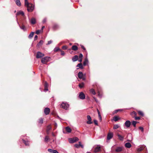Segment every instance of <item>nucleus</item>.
<instances>
[{
	"label": "nucleus",
	"mask_w": 153,
	"mask_h": 153,
	"mask_svg": "<svg viewBox=\"0 0 153 153\" xmlns=\"http://www.w3.org/2000/svg\"><path fill=\"white\" fill-rule=\"evenodd\" d=\"M25 5L27 7L28 11L31 12L33 11L34 9L33 6L32 4L29 3L28 1H27V3H25Z\"/></svg>",
	"instance_id": "nucleus-1"
},
{
	"label": "nucleus",
	"mask_w": 153,
	"mask_h": 153,
	"mask_svg": "<svg viewBox=\"0 0 153 153\" xmlns=\"http://www.w3.org/2000/svg\"><path fill=\"white\" fill-rule=\"evenodd\" d=\"M69 106V105L66 102H63L61 105V107L66 110L68 109Z\"/></svg>",
	"instance_id": "nucleus-2"
},
{
	"label": "nucleus",
	"mask_w": 153,
	"mask_h": 153,
	"mask_svg": "<svg viewBox=\"0 0 153 153\" xmlns=\"http://www.w3.org/2000/svg\"><path fill=\"white\" fill-rule=\"evenodd\" d=\"M50 57L48 56H46L42 58L41 59L42 62L44 64H46L49 61Z\"/></svg>",
	"instance_id": "nucleus-3"
},
{
	"label": "nucleus",
	"mask_w": 153,
	"mask_h": 153,
	"mask_svg": "<svg viewBox=\"0 0 153 153\" xmlns=\"http://www.w3.org/2000/svg\"><path fill=\"white\" fill-rule=\"evenodd\" d=\"M78 140V138L76 137H75L73 138H70L68 139L69 142L70 143H74Z\"/></svg>",
	"instance_id": "nucleus-4"
},
{
	"label": "nucleus",
	"mask_w": 153,
	"mask_h": 153,
	"mask_svg": "<svg viewBox=\"0 0 153 153\" xmlns=\"http://www.w3.org/2000/svg\"><path fill=\"white\" fill-rule=\"evenodd\" d=\"M101 146L98 145L96 146L94 149V152L95 153L101 151Z\"/></svg>",
	"instance_id": "nucleus-5"
},
{
	"label": "nucleus",
	"mask_w": 153,
	"mask_h": 153,
	"mask_svg": "<svg viewBox=\"0 0 153 153\" xmlns=\"http://www.w3.org/2000/svg\"><path fill=\"white\" fill-rule=\"evenodd\" d=\"M44 56V54L38 51L37 53L36 58L37 59L41 58Z\"/></svg>",
	"instance_id": "nucleus-6"
},
{
	"label": "nucleus",
	"mask_w": 153,
	"mask_h": 153,
	"mask_svg": "<svg viewBox=\"0 0 153 153\" xmlns=\"http://www.w3.org/2000/svg\"><path fill=\"white\" fill-rule=\"evenodd\" d=\"M78 77L80 79H82L83 80H85V78L83 77V74L82 72H79L78 74Z\"/></svg>",
	"instance_id": "nucleus-7"
},
{
	"label": "nucleus",
	"mask_w": 153,
	"mask_h": 153,
	"mask_svg": "<svg viewBox=\"0 0 153 153\" xmlns=\"http://www.w3.org/2000/svg\"><path fill=\"white\" fill-rule=\"evenodd\" d=\"M87 118L88 120L87 121V123L88 124H91L92 123V122L91 121V118L90 116L89 115H87Z\"/></svg>",
	"instance_id": "nucleus-8"
},
{
	"label": "nucleus",
	"mask_w": 153,
	"mask_h": 153,
	"mask_svg": "<svg viewBox=\"0 0 153 153\" xmlns=\"http://www.w3.org/2000/svg\"><path fill=\"white\" fill-rule=\"evenodd\" d=\"M79 98L83 100L85 98V96L82 92H81L79 96Z\"/></svg>",
	"instance_id": "nucleus-9"
},
{
	"label": "nucleus",
	"mask_w": 153,
	"mask_h": 153,
	"mask_svg": "<svg viewBox=\"0 0 153 153\" xmlns=\"http://www.w3.org/2000/svg\"><path fill=\"white\" fill-rule=\"evenodd\" d=\"M131 123L129 120L126 121L124 125L127 128H129L131 125Z\"/></svg>",
	"instance_id": "nucleus-10"
},
{
	"label": "nucleus",
	"mask_w": 153,
	"mask_h": 153,
	"mask_svg": "<svg viewBox=\"0 0 153 153\" xmlns=\"http://www.w3.org/2000/svg\"><path fill=\"white\" fill-rule=\"evenodd\" d=\"M146 147L145 145H141L137 149V150L138 152L142 151L143 149Z\"/></svg>",
	"instance_id": "nucleus-11"
},
{
	"label": "nucleus",
	"mask_w": 153,
	"mask_h": 153,
	"mask_svg": "<svg viewBox=\"0 0 153 153\" xmlns=\"http://www.w3.org/2000/svg\"><path fill=\"white\" fill-rule=\"evenodd\" d=\"M113 137V133L111 132L109 133L107 135V139L108 140H109L112 138Z\"/></svg>",
	"instance_id": "nucleus-12"
},
{
	"label": "nucleus",
	"mask_w": 153,
	"mask_h": 153,
	"mask_svg": "<svg viewBox=\"0 0 153 153\" xmlns=\"http://www.w3.org/2000/svg\"><path fill=\"white\" fill-rule=\"evenodd\" d=\"M30 23L32 25H34L36 23V19L34 18H32L30 20Z\"/></svg>",
	"instance_id": "nucleus-13"
},
{
	"label": "nucleus",
	"mask_w": 153,
	"mask_h": 153,
	"mask_svg": "<svg viewBox=\"0 0 153 153\" xmlns=\"http://www.w3.org/2000/svg\"><path fill=\"white\" fill-rule=\"evenodd\" d=\"M50 112V109L48 108H45L44 110V112L45 114L46 115H48L49 114Z\"/></svg>",
	"instance_id": "nucleus-14"
},
{
	"label": "nucleus",
	"mask_w": 153,
	"mask_h": 153,
	"mask_svg": "<svg viewBox=\"0 0 153 153\" xmlns=\"http://www.w3.org/2000/svg\"><path fill=\"white\" fill-rule=\"evenodd\" d=\"M79 144H75V146L76 148H79L80 146L82 148H83V145H82L81 144V142H79Z\"/></svg>",
	"instance_id": "nucleus-15"
},
{
	"label": "nucleus",
	"mask_w": 153,
	"mask_h": 153,
	"mask_svg": "<svg viewBox=\"0 0 153 153\" xmlns=\"http://www.w3.org/2000/svg\"><path fill=\"white\" fill-rule=\"evenodd\" d=\"M44 42L43 40H41L40 42L37 44L36 46L38 48H39L42 45Z\"/></svg>",
	"instance_id": "nucleus-16"
},
{
	"label": "nucleus",
	"mask_w": 153,
	"mask_h": 153,
	"mask_svg": "<svg viewBox=\"0 0 153 153\" xmlns=\"http://www.w3.org/2000/svg\"><path fill=\"white\" fill-rule=\"evenodd\" d=\"M48 151L51 153H59L56 150H53L51 149H48Z\"/></svg>",
	"instance_id": "nucleus-17"
},
{
	"label": "nucleus",
	"mask_w": 153,
	"mask_h": 153,
	"mask_svg": "<svg viewBox=\"0 0 153 153\" xmlns=\"http://www.w3.org/2000/svg\"><path fill=\"white\" fill-rule=\"evenodd\" d=\"M123 148V147H118L116 149L115 151L117 152H120L122 150Z\"/></svg>",
	"instance_id": "nucleus-18"
},
{
	"label": "nucleus",
	"mask_w": 153,
	"mask_h": 153,
	"mask_svg": "<svg viewBox=\"0 0 153 153\" xmlns=\"http://www.w3.org/2000/svg\"><path fill=\"white\" fill-rule=\"evenodd\" d=\"M78 56L77 55H75L72 58V60L73 62H75L77 60Z\"/></svg>",
	"instance_id": "nucleus-19"
},
{
	"label": "nucleus",
	"mask_w": 153,
	"mask_h": 153,
	"mask_svg": "<svg viewBox=\"0 0 153 153\" xmlns=\"http://www.w3.org/2000/svg\"><path fill=\"white\" fill-rule=\"evenodd\" d=\"M21 15L22 16H24V13L23 11H19L16 14V16H17V15Z\"/></svg>",
	"instance_id": "nucleus-20"
},
{
	"label": "nucleus",
	"mask_w": 153,
	"mask_h": 153,
	"mask_svg": "<svg viewBox=\"0 0 153 153\" xmlns=\"http://www.w3.org/2000/svg\"><path fill=\"white\" fill-rule=\"evenodd\" d=\"M137 114V113L134 111H133L131 114V116L133 118L136 116Z\"/></svg>",
	"instance_id": "nucleus-21"
},
{
	"label": "nucleus",
	"mask_w": 153,
	"mask_h": 153,
	"mask_svg": "<svg viewBox=\"0 0 153 153\" xmlns=\"http://www.w3.org/2000/svg\"><path fill=\"white\" fill-rule=\"evenodd\" d=\"M65 129L67 132L70 133L71 131V129L69 127L67 126L65 128Z\"/></svg>",
	"instance_id": "nucleus-22"
},
{
	"label": "nucleus",
	"mask_w": 153,
	"mask_h": 153,
	"mask_svg": "<svg viewBox=\"0 0 153 153\" xmlns=\"http://www.w3.org/2000/svg\"><path fill=\"white\" fill-rule=\"evenodd\" d=\"M131 146V144L129 143H127L125 144V146L127 148H130Z\"/></svg>",
	"instance_id": "nucleus-23"
},
{
	"label": "nucleus",
	"mask_w": 153,
	"mask_h": 153,
	"mask_svg": "<svg viewBox=\"0 0 153 153\" xmlns=\"http://www.w3.org/2000/svg\"><path fill=\"white\" fill-rule=\"evenodd\" d=\"M16 2V4L17 5L20 6H21V3L19 0H14Z\"/></svg>",
	"instance_id": "nucleus-24"
},
{
	"label": "nucleus",
	"mask_w": 153,
	"mask_h": 153,
	"mask_svg": "<svg viewBox=\"0 0 153 153\" xmlns=\"http://www.w3.org/2000/svg\"><path fill=\"white\" fill-rule=\"evenodd\" d=\"M71 49L74 51H76L78 49V48L76 45H73L71 48Z\"/></svg>",
	"instance_id": "nucleus-25"
},
{
	"label": "nucleus",
	"mask_w": 153,
	"mask_h": 153,
	"mask_svg": "<svg viewBox=\"0 0 153 153\" xmlns=\"http://www.w3.org/2000/svg\"><path fill=\"white\" fill-rule=\"evenodd\" d=\"M117 136L118 137L119 139L121 140H123L124 137L120 135L119 134H117Z\"/></svg>",
	"instance_id": "nucleus-26"
},
{
	"label": "nucleus",
	"mask_w": 153,
	"mask_h": 153,
	"mask_svg": "<svg viewBox=\"0 0 153 153\" xmlns=\"http://www.w3.org/2000/svg\"><path fill=\"white\" fill-rule=\"evenodd\" d=\"M76 67H79V68L82 69L83 68V65L81 63L78 64Z\"/></svg>",
	"instance_id": "nucleus-27"
},
{
	"label": "nucleus",
	"mask_w": 153,
	"mask_h": 153,
	"mask_svg": "<svg viewBox=\"0 0 153 153\" xmlns=\"http://www.w3.org/2000/svg\"><path fill=\"white\" fill-rule=\"evenodd\" d=\"M88 61L87 59H85L83 62V65L84 66L88 64Z\"/></svg>",
	"instance_id": "nucleus-28"
},
{
	"label": "nucleus",
	"mask_w": 153,
	"mask_h": 153,
	"mask_svg": "<svg viewBox=\"0 0 153 153\" xmlns=\"http://www.w3.org/2000/svg\"><path fill=\"white\" fill-rule=\"evenodd\" d=\"M90 92L93 95H94L96 94V92L93 89H91L90 90Z\"/></svg>",
	"instance_id": "nucleus-29"
},
{
	"label": "nucleus",
	"mask_w": 153,
	"mask_h": 153,
	"mask_svg": "<svg viewBox=\"0 0 153 153\" xmlns=\"http://www.w3.org/2000/svg\"><path fill=\"white\" fill-rule=\"evenodd\" d=\"M34 32H32L29 35L28 37L29 38H31L33 36Z\"/></svg>",
	"instance_id": "nucleus-30"
},
{
	"label": "nucleus",
	"mask_w": 153,
	"mask_h": 153,
	"mask_svg": "<svg viewBox=\"0 0 153 153\" xmlns=\"http://www.w3.org/2000/svg\"><path fill=\"white\" fill-rule=\"evenodd\" d=\"M120 118H119L117 116H115L113 118V119L115 121H117L118 120L120 119Z\"/></svg>",
	"instance_id": "nucleus-31"
},
{
	"label": "nucleus",
	"mask_w": 153,
	"mask_h": 153,
	"mask_svg": "<svg viewBox=\"0 0 153 153\" xmlns=\"http://www.w3.org/2000/svg\"><path fill=\"white\" fill-rule=\"evenodd\" d=\"M97 111L98 112V116L99 118V119L100 120H102V117L101 116L100 111L98 109H97Z\"/></svg>",
	"instance_id": "nucleus-32"
},
{
	"label": "nucleus",
	"mask_w": 153,
	"mask_h": 153,
	"mask_svg": "<svg viewBox=\"0 0 153 153\" xmlns=\"http://www.w3.org/2000/svg\"><path fill=\"white\" fill-rule=\"evenodd\" d=\"M60 50V49L58 47H56L54 48V52H56Z\"/></svg>",
	"instance_id": "nucleus-33"
},
{
	"label": "nucleus",
	"mask_w": 153,
	"mask_h": 153,
	"mask_svg": "<svg viewBox=\"0 0 153 153\" xmlns=\"http://www.w3.org/2000/svg\"><path fill=\"white\" fill-rule=\"evenodd\" d=\"M84 83H82L79 84V86L80 88H82L84 86Z\"/></svg>",
	"instance_id": "nucleus-34"
},
{
	"label": "nucleus",
	"mask_w": 153,
	"mask_h": 153,
	"mask_svg": "<svg viewBox=\"0 0 153 153\" xmlns=\"http://www.w3.org/2000/svg\"><path fill=\"white\" fill-rule=\"evenodd\" d=\"M119 127V126L118 125H115L114 126L113 128L114 129H117Z\"/></svg>",
	"instance_id": "nucleus-35"
},
{
	"label": "nucleus",
	"mask_w": 153,
	"mask_h": 153,
	"mask_svg": "<svg viewBox=\"0 0 153 153\" xmlns=\"http://www.w3.org/2000/svg\"><path fill=\"white\" fill-rule=\"evenodd\" d=\"M23 143H25V144L26 145H27V146L29 145V142L28 141H26L24 140H23Z\"/></svg>",
	"instance_id": "nucleus-36"
},
{
	"label": "nucleus",
	"mask_w": 153,
	"mask_h": 153,
	"mask_svg": "<svg viewBox=\"0 0 153 153\" xmlns=\"http://www.w3.org/2000/svg\"><path fill=\"white\" fill-rule=\"evenodd\" d=\"M138 114L141 116H143L144 115V114L143 113V112L141 111H138Z\"/></svg>",
	"instance_id": "nucleus-37"
},
{
	"label": "nucleus",
	"mask_w": 153,
	"mask_h": 153,
	"mask_svg": "<svg viewBox=\"0 0 153 153\" xmlns=\"http://www.w3.org/2000/svg\"><path fill=\"white\" fill-rule=\"evenodd\" d=\"M42 32V31L40 30H38L36 32V33L37 34H39L40 33Z\"/></svg>",
	"instance_id": "nucleus-38"
},
{
	"label": "nucleus",
	"mask_w": 153,
	"mask_h": 153,
	"mask_svg": "<svg viewBox=\"0 0 153 153\" xmlns=\"http://www.w3.org/2000/svg\"><path fill=\"white\" fill-rule=\"evenodd\" d=\"M43 123V119L41 118L39 119V123L42 124Z\"/></svg>",
	"instance_id": "nucleus-39"
},
{
	"label": "nucleus",
	"mask_w": 153,
	"mask_h": 153,
	"mask_svg": "<svg viewBox=\"0 0 153 153\" xmlns=\"http://www.w3.org/2000/svg\"><path fill=\"white\" fill-rule=\"evenodd\" d=\"M51 127L50 125H49L47 127V132H48L51 129Z\"/></svg>",
	"instance_id": "nucleus-40"
},
{
	"label": "nucleus",
	"mask_w": 153,
	"mask_h": 153,
	"mask_svg": "<svg viewBox=\"0 0 153 153\" xmlns=\"http://www.w3.org/2000/svg\"><path fill=\"white\" fill-rule=\"evenodd\" d=\"M137 122L136 121H133L132 122V124L133 125L134 127L136 126V125Z\"/></svg>",
	"instance_id": "nucleus-41"
},
{
	"label": "nucleus",
	"mask_w": 153,
	"mask_h": 153,
	"mask_svg": "<svg viewBox=\"0 0 153 153\" xmlns=\"http://www.w3.org/2000/svg\"><path fill=\"white\" fill-rule=\"evenodd\" d=\"M20 26V28L21 29L23 30H24L25 31V30H26V28H25V26L22 25L21 26Z\"/></svg>",
	"instance_id": "nucleus-42"
},
{
	"label": "nucleus",
	"mask_w": 153,
	"mask_h": 153,
	"mask_svg": "<svg viewBox=\"0 0 153 153\" xmlns=\"http://www.w3.org/2000/svg\"><path fill=\"white\" fill-rule=\"evenodd\" d=\"M58 27V25L56 24L54 25L53 26V28L55 30Z\"/></svg>",
	"instance_id": "nucleus-43"
},
{
	"label": "nucleus",
	"mask_w": 153,
	"mask_h": 153,
	"mask_svg": "<svg viewBox=\"0 0 153 153\" xmlns=\"http://www.w3.org/2000/svg\"><path fill=\"white\" fill-rule=\"evenodd\" d=\"M122 110L121 109H117L114 111L113 112V114H114L115 113H117L118 111H122Z\"/></svg>",
	"instance_id": "nucleus-44"
},
{
	"label": "nucleus",
	"mask_w": 153,
	"mask_h": 153,
	"mask_svg": "<svg viewBox=\"0 0 153 153\" xmlns=\"http://www.w3.org/2000/svg\"><path fill=\"white\" fill-rule=\"evenodd\" d=\"M49 137L48 136H46L45 138V142H47L48 140Z\"/></svg>",
	"instance_id": "nucleus-45"
},
{
	"label": "nucleus",
	"mask_w": 153,
	"mask_h": 153,
	"mask_svg": "<svg viewBox=\"0 0 153 153\" xmlns=\"http://www.w3.org/2000/svg\"><path fill=\"white\" fill-rule=\"evenodd\" d=\"M62 48L63 50H66L67 48V47L66 46H63L62 47Z\"/></svg>",
	"instance_id": "nucleus-46"
},
{
	"label": "nucleus",
	"mask_w": 153,
	"mask_h": 153,
	"mask_svg": "<svg viewBox=\"0 0 153 153\" xmlns=\"http://www.w3.org/2000/svg\"><path fill=\"white\" fill-rule=\"evenodd\" d=\"M94 122L95 125H98L97 121L96 120H94Z\"/></svg>",
	"instance_id": "nucleus-47"
},
{
	"label": "nucleus",
	"mask_w": 153,
	"mask_h": 153,
	"mask_svg": "<svg viewBox=\"0 0 153 153\" xmlns=\"http://www.w3.org/2000/svg\"><path fill=\"white\" fill-rule=\"evenodd\" d=\"M61 52V55H62V56H64L65 55V53H64V52L62 51H60Z\"/></svg>",
	"instance_id": "nucleus-48"
},
{
	"label": "nucleus",
	"mask_w": 153,
	"mask_h": 153,
	"mask_svg": "<svg viewBox=\"0 0 153 153\" xmlns=\"http://www.w3.org/2000/svg\"><path fill=\"white\" fill-rule=\"evenodd\" d=\"M52 42V41L51 40L49 41L48 42V43L47 44V45H49Z\"/></svg>",
	"instance_id": "nucleus-49"
},
{
	"label": "nucleus",
	"mask_w": 153,
	"mask_h": 153,
	"mask_svg": "<svg viewBox=\"0 0 153 153\" xmlns=\"http://www.w3.org/2000/svg\"><path fill=\"white\" fill-rule=\"evenodd\" d=\"M48 83L46 82H45V88H48Z\"/></svg>",
	"instance_id": "nucleus-50"
},
{
	"label": "nucleus",
	"mask_w": 153,
	"mask_h": 153,
	"mask_svg": "<svg viewBox=\"0 0 153 153\" xmlns=\"http://www.w3.org/2000/svg\"><path fill=\"white\" fill-rule=\"evenodd\" d=\"M135 120H139L140 119V118L139 117H137L136 116L135 117Z\"/></svg>",
	"instance_id": "nucleus-51"
},
{
	"label": "nucleus",
	"mask_w": 153,
	"mask_h": 153,
	"mask_svg": "<svg viewBox=\"0 0 153 153\" xmlns=\"http://www.w3.org/2000/svg\"><path fill=\"white\" fill-rule=\"evenodd\" d=\"M82 56H83V55L82 54L80 53L79 54V58L82 59Z\"/></svg>",
	"instance_id": "nucleus-52"
},
{
	"label": "nucleus",
	"mask_w": 153,
	"mask_h": 153,
	"mask_svg": "<svg viewBox=\"0 0 153 153\" xmlns=\"http://www.w3.org/2000/svg\"><path fill=\"white\" fill-rule=\"evenodd\" d=\"M139 128L143 132V128L142 127H139Z\"/></svg>",
	"instance_id": "nucleus-53"
},
{
	"label": "nucleus",
	"mask_w": 153,
	"mask_h": 153,
	"mask_svg": "<svg viewBox=\"0 0 153 153\" xmlns=\"http://www.w3.org/2000/svg\"><path fill=\"white\" fill-rule=\"evenodd\" d=\"M46 20H47L46 19V18H45L42 21L43 23H45L46 22Z\"/></svg>",
	"instance_id": "nucleus-54"
},
{
	"label": "nucleus",
	"mask_w": 153,
	"mask_h": 153,
	"mask_svg": "<svg viewBox=\"0 0 153 153\" xmlns=\"http://www.w3.org/2000/svg\"><path fill=\"white\" fill-rule=\"evenodd\" d=\"M48 90V88H45V89H44V91H45L46 92Z\"/></svg>",
	"instance_id": "nucleus-55"
},
{
	"label": "nucleus",
	"mask_w": 153,
	"mask_h": 153,
	"mask_svg": "<svg viewBox=\"0 0 153 153\" xmlns=\"http://www.w3.org/2000/svg\"><path fill=\"white\" fill-rule=\"evenodd\" d=\"M81 47L84 50H85V47H84L83 45L81 46Z\"/></svg>",
	"instance_id": "nucleus-56"
},
{
	"label": "nucleus",
	"mask_w": 153,
	"mask_h": 153,
	"mask_svg": "<svg viewBox=\"0 0 153 153\" xmlns=\"http://www.w3.org/2000/svg\"><path fill=\"white\" fill-rule=\"evenodd\" d=\"M38 38V36L37 35H35V37H34V39H35V40H36V39H37Z\"/></svg>",
	"instance_id": "nucleus-57"
},
{
	"label": "nucleus",
	"mask_w": 153,
	"mask_h": 153,
	"mask_svg": "<svg viewBox=\"0 0 153 153\" xmlns=\"http://www.w3.org/2000/svg\"><path fill=\"white\" fill-rule=\"evenodd\" d=\"M93 98L95 100V101H96L97 102H98L97 100L94 97H93Z\"/></svg>",
	"instance_id": "nucleus-58"
},
{
	"label": "nucleus",
	"mask_w": 153,
	"mask_h": 153,
	"mask_svg": "<svg viewBox=\"0 0 153 153\" xmlns=\"http://www.w3.org/2000/svg\"><path fill=\"white\" fill-rule=\"evenodd\" d=\"M45 28V27L44 26H42V29L41 30H42V31H43V30Z\"/></svg>",
	"instance_id": "nucleus-59"
},
{
	"label": "nucleus",
	"mask_w": 153,
	"mask_h": 153,
	"mask_svg": "<svg viewBox=\"0 0 153 153\" xmlns=\"http://www.w3.org/2000/svg\"><path fill=\"white\" fill-rule=\"evenodd\" d=\"M82 58H79V61L81 62L82 61Z\"/></svg>",
	"instance_id": "nucleus-60"
},
{
	"label": "nucleus",
	"mask_w": 153,
	"mask_h": 153,
	"mask_svg": "<svg viewBox=\"0 0 153 153\" xmlns=\"http://www.w3.org/2000/svg\"><path fill=\"white\" fill-rule=\"evenodd\" d=\"M27 0H25V3L26 2V3L27 2Z\"/></svg>",
	"instance_id": "nucleus-61"
},
{
	"label": "nucleus",
	"mask_w": 153,
	"mask_h": 153,
	"mask_svg": "<svg viewBox=\"0 0 153 153\" xmlns=\"http://www.w3.org/2000/svg\"><path fill=\"white\" fill-rule=\"evenodd\" d=\"M52 135L53 136H54V134L53 133H52Z\"/></svg>",
	"instance_id": "nucleus-62"
},
{
	"label": "nucleus",
	"mask_w": 153,
	"mask_h": 153,
	"mask_svg": "<svg viewBox=\"0 0 153 153\" xmlns=\"http://www.w3.org/2000/svg\"><path fill=\"white\" fill-rule=\"evenodd\" d=\"M55 126H57V124L56 123H55Z\"/></svg>",
	"instance_id": "nucleus-63"
},
{
	"label": "nucleus",
	"mask_w": 153,
	"mask_h": 153,
	"mask_svg": "<svg viewBox=\"0 0 153 153\" xmlns=\"http://www.w3.org/2000/svg\"><path fill=\"white\" fill-rule=\"evenodd\" d=\"M86 153H90V152H87Z\"/></svg>",
	"instance_id": "nucleus-64"
}]
</instances>
